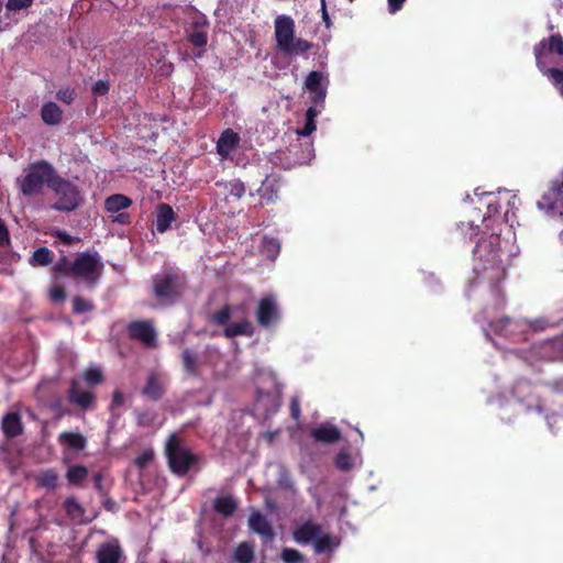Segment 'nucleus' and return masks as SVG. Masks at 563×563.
Instances as JSON below:
<instances>
[{
	"label": "nucleus",
	"instance_id": "47",
	"mask_svg": "<svg viewBox=\"0 0 563 563\" xmlns=\"http://www.w3.org/2000/svg\"><path fill=\"white\" fill-rule=\"evenodd\" d=\"M53 301H63L65 299V291L60 287H54L49 291Z\"/></svg>",
	"mask_w": 563,
	"mask_h": 563
},
{
	"label": "nucleus",
	"instance_id": "55",
	"mask_svg": "<svg viewBox=\"0 0 563 563\" xmlns=\"http://www.w3.org/2000/svg\"><path fill=\"white\" fill-rule=\"evenodd\" d=\"M467 227L470 228L471 230V233L470 235L473 236L474 234H476L475 232V229H474V220H472L471 222L467 223Z\"/></svg>",
	"mask_w": 563,
	"mask_h": 563
},
{
	"label": "nucleus",
	"instance_id": "30",
	"mask_svg": "<svg viewBox=\"0 0 563 563\" xmlns=\"http://www.w3.org/2000/svg\"><path fill=\"white\" fill-rule=\"evenodd\" d=\"M144 394L154 399L162 394V384L156 376H150L147 384L144 387Z\"/></svg>",
	"mask_w": 563,
	"mask_h": 563
},
{
	"label": "nucleus",
	"instance_id": "45",
	"mask_svg": "<svg viewBox=\"0 0 563 563\" xmlns=\"http://www.w3.org/2000/svg\"><path fill=\"white\" fill-rule=\"evenodd\" d=\"M108 90L109 84L103 80H99L92 86V92L95 96H103L108 92Z\"/></svg>",
	"mask_w": 563,
	"mask_h": 563
},
{
	"label": "nucleus",
	"instance_id": "25",
	"mask_svg": "<svg viewBox=\"0 0 563 563\" xmlns=\"http://www.w3.org/2000/svg\"><path fill=\"white\" fill-rule=\"evenodd\" d=\"M236 508V503L231 496H220L214 501V509L223 516H230Z\"/></svg>",
	"mask_w": 563,
	"mask_h": 563
},
{
	"label": "nucleus",
	"instance_id": "43",
	"mask_svg": "<svg viewBox=\"0 0 563 563\" xmlns=\"http://www.w3.org/2000/svg\"><path fill=\"white\" fill-rule=\"evenodd\" d=\"M153 459V451L145 450L136 457V464L140 467H145Z\"/></svg>",
	"mask_w": 563,
	"mask_h": 563
},
{
	"label": "nucleus",
	"instance_id": "48",
	"mask_svg": "<svg viewBox=\"0 0 563 563\" xmlns=\"http://www.w3.org/2000/svg\"><path fill=\"white\" fill-rule=\"evenodd\" d=\"M56 238L59 243L65 244V245H70L74 241L73 236H70L69 234L62 232V231L56 232Z\"/></svg>",
	"mask_w": 563,
	"mask_h": 563
},
{
	"label": "nucleus",
	"instance_id": "8",
	"mask_svg": "<svg viewBox=\"0 0 563 563\" xmlns=\"http://www.w3.org/2000/svg\"><path fill=\"white\" fill-rule=\"evenodd\" d=\"M166 455L172 471L178 475L186 474L197 462L194 455L176 434H170L166 443Z\"/></svg>",
	"mask_w": 563,
	"mask_h": 563
},
{
	"label": "nucleus",
	"instance_id": "26",
	"mask_svg": "<svg viewBox=\"0 0 563 563\" xmlns=\"http://www.w3.org/2000/svg\"><path fill=\"white\" fill-rule=\"evenodd\" d=\"M87 475L88 470L85 466L74 465L68 468L66 478L69 484L78 485L87 477Z\"/></svg>",
	"mask_w": 563,
	"mask_h": 563
},
{
	"label": "nucleus",
	"instance_id": "12",
	"mask_svg": "<svg viewBox=\"0 0 563 563\" xmlns=\"http://www.w3.org/2000/svg\"><path fill=\"white\" fill-rule=\"evenodd\" d=\"M328 80L320 71H311L305 81L306 89L310 92L311 102L316 106L322 103L327 96Z\"/></svg>",
	"mask_w": 563,
	"mask_h": 563
},
{
	"label": "nucleus",
	"instance_id": "19",
	"mask_svg": "<svg viewBox=\"0 0 563 563\" xmlns=\"http://www.w3.org/2000/svg\"><path fill=\"white\" fill-rule=\"evenodd\" d=\"M311 435L314 440L325 442V443H332L340 439V431L330 424H323L319 428H316L311 431Z\"/></svg>",
	"mask_w": 563,
	"mask_h": 563
},
{
	"label": "nucleus",
	"instance_id": "51",
	"mask_svg": "<svg viewBox=\"0 0 563 563\" xmlns=\"http://www.w3.org/2000/svg\"><path fill=\"white\" fill-rule=\"evenodd\" d=\"M319 113V109H317L316 107H310L306 112V119L314 121Z\"/></svg>",
	"mask_w": 563,
	"mask_h": 563
},
{
	"label": "nucleus",
	"instance_id": "16",
	"mask_svg": "<svg viewBox=\"0 0 563 563\" xmlns=\"http://www.w3.org/2000/svg\"><path fill=\"white\" fill-rule=\"evenodd\" d=\"M97 558L99 563H119L121 558L119 544L114 541L102 544L97 552Z\"/></svg>",
	"mask_w": 563,
	"mask_h": 563
},
{
	"label": "nucleus",
	"instance_id": "40",
	"mask_svg": "<svg viewBox=\"0 0 563 563\" xmlns=\"http://www.w3.org/2000/svg\"><path fill=\"white\" fill-rule=\"evenodd\" d=\"M189 40L195 46L200 47L207 44V35L202 31L192 32L189 36Z\"/></svg>",
	"mask_w": 563,
	"mask_h": 563
},
{
	"label": "nucleus",
	"instance_id": "11",
	"mask_svg": "<svg viewBox=\"0 0 563 563\" xmlns=\"http://www.w3.org/2000/svg\"><path fill=\"white\" fill-rule=\"evenodd\" d=\"M132 205V200L124 195H112L106 199L104 207L109 213H112V221L121 224L129 222L128 213L121 212Z\"/></svg>",
	"mask_w": 563,
	"mask_h": 563
},
{
	"label": "nucleus",
	"instance_id": "22",
	"mask_svg": "<svg viewBox=\"0 0 563 563\" xmlns=\"http://www.w3.org/2000/svg\"><path fill=\"white\" fill-rule=\"evenodd\" d=\"M69 397L73 402H76L82 408H87L92 402V395L89 391H80L78 387L77 382H73L70 390H69Z\"/></svg>",
	"mask_w": 563,
	"mask_h": 563
},
{
	"label": "nucleus",
	"instance_id": "46",
	"mask_svg": "<svg viewBox=\"0 0 563 563\" xmlns=\"http://www.w3.org/2000/svg\"><path fill=\"white\" fill-rule=\"evenodd\" d=\"M316 130V122L312 120H307L305 126L300 130H298V134L302 136L310 135Z\"/></svg>",
	"mask_w": 563,
	"mask_h": 563
},
{
	"label": "nucleus",
	"instance_id": "38",
	"mask_svg": "<svg viewBox=\"0 0 563 563\" xmlns=\"http://www.w3.org/2000/svg\"><path fill=\"white\" fill-rule=\"evenodd\" d=\"M183 361H184V366L187 372L196 371L198 360L190 351L184 352Z\"/></svg>",
	"mask_w": 563,
	"mask_h": 563
},
{
	"label": "nucleus",
	"instance_id": "42",
	"mask_svg": "<svg viewBox=\"0 0 563 563\" xmlns=\"http://www.w3.org/2000/svg\"><path fill=\"white\" fill-rule=\"evenodd\" d=\"M245 191L244 185L239 181L234 180L230 183V195L235 198H241Z\"/></svg>",
	"mask_w": 563,
	"mask_h": 563
},
{
	"label": "nucleus",
	"instance_id": "3",
	"mask_svg": "<svg viewBox=\"0 0 563 563\" xmlns=\"http://www.w3.org/2000/svg\"><path fill=\"white\" fill-rule=\"evenodd\" d=\"M295 20L286 14L277 15L274 20V36L276 47L286 55L297 56L307 53L312 44L297 37Z\"/></svg>",
	"mask_w": 563,
	"mask_h": 563
},
{
	"label": "nucleus",
	"instance_id": "50",
	"mask_svg": "<svg viewBox=\"0 0 563 563\" xmlns=\"http://www.w3.org/2000/svg\"><path fill=\"white\" fill-rule=\"evenodd\" d=\"M124 402V397L120 391H115L112 399V407L122 406Z\"/></svg>",
	"mask_w": 563,
	"mask_h": 563
},
{
	"label": "nucleus",
	"instance_id": "13",
	"mask_svg": "<svg viewBox=\"0 0 563 563\" xmlns=\"http://www.w3.org/2000/svg\"><path fill=\"white\" fill-rule=\"evenodd\" d=\"M258 323L263 327H269L278 321L279 311L276 298L272 295L264 297L256 311Z\"/></svg>",
	"mask_w": 563,
	"mask_h": 563
},
{
	"label": "nucleus",
	"instance_id": "52",
	"mask_svg": "<svg viewBox=\"0 0 563 563\" xmlns=\"http://www.w3.org/2000/svg\"><path fill=\"white\" fill-rule=\"evenodd\" d=\"M405 1L406 0H388L390 11H398Z\"/></svg>",
	"mask_w": 563,
	"mask_h": 563
},
{
	"label": "nucleus",
	"instance_id": "7",
	"mask_svg": "<svg viewBox=\"0 0 563 563\" xmlns=\"http://www.w3.org/2000/svg\"><path fill=\"white\" fill-rule=\"evenodd\" d=\"M49 189L55 196V202L52 206L55 210L69 212L75 210L82 201V197L78 188L58 175L51 183Z\"/></svg>",
	"mask_w": 563,
	"mask_h": 563
},
{
	"label": "nucleus",
	"instance_id": "39",
	"mask_svg": "<svg viewBox=\"0 0 563 563\" xmlns=\"http://www.w3.org/2000/svg\"><path fill=\"white\" fill-rule=\"evenodd\" d=\"M57 99L66 104H69L75 99V91L70 88L60 89L57 95Z\"/></svg>",
	"mask_w": 563,
	"mask_h": 563
},
{
	"label": "nucleus",
	"instance_id": "44",
	"mask_svg": "<svg viewBox=\"0 0 563 563\" xmlns=\"http://www.w3.org/2000/svg\"><path fill=\"white\" fill-rule=\"evenodd\" d=\"M218 324H224L230 319V309L228 307L222 308L213 316Z\"/></svg>",
	"mask_w": 563,
	"mask_h": 563
},
{
	"label": "nucleus",
	"instance_id": "57",
	"mask_svg": "<svg viewBox=\"0 0 563 563\" xmlns=\"http://www.w3.org/2000/svg\"><path fill=\"white\" fill-rule=\"evenodd\" d=\"M465 227H466L465 223H462L461 230L464 231Z\"/></svg>",
	"mask_w": 563,
	"mask_h": 563
},
{
	"label": "nucleus",
	"instance_id": "23",
	"mask_svg": "<svg viewBox=\"0 0 563 563\" xmlns=\"http://www.w3.org/2000/svg\"><path fill=\"white\" fill-rule=\"evenodd\" d=\"M252 331V324L247 320H242L228 325L224 330V334L228 338H234L238 335H251Z\"/></svg>",
	"mask_w": 563,
	"mask_h": 563
},
{
	"label": "nucleus",
	"instance_id": "14",
	"mask_svg": "<svg viewBox=\"0 0 563 563\" xmlns=\"http://www.w3.org/2000/svg\"><path fill=\"white\" fill-rule=\"evenodd\" d=\"M130 335L151 346L155 341V331L150 322L137 321L129 325Z\"/></svg>",
	"mask_w": 563,
	"mask_h": 563
},
{
	"label": "nucleus",
	"instance_id": "58",
	"mask_svg": "<svg viewBox=\"0 0 563 563\" xmlns=\"http://www.w3.org/2000/svg\"><path fill=\"white\" fill-rule=\"evenodd\" d=\"M353 0H350V2H352Z\"/></svg>",
	"mask_w": 563,
	"mask_h": 563
},
{
	"label": "nucleus",
	"instance_id": "54",
	"mask_svg": "<svg viewBox=\"0 0 563 563\" xmlns=\"http://www.w3.org/2000/svg\"><path fill=\"white\" fill-rule=\"evenodd\" d=\"M321 10H322L323 21L328 24L329 23V16H328V12H327L325 1L321 2Z\"/></svg>",
	"mask_w": 563,
	"mask_h": 563
},
{
	"label": "nucleus",
	"instance_id": "2",
	"mask_svg": "<svg viewBox=\"0 0 563 563\" xmlns=\"http://www.w3.org/2000/svg\"><path fill=\"white\" fill-rule=\"evenodd\" d=\"M292 538L299 544H311L317 553L334 551L340 540L318 522L307 519L295 525Z\"/></svg>",
	"mask_w": 563,
	"mask_h": 563
},
{
	"label": "nucleus",
	"instance_id": "6",
	"mask_svg": "<svg viewBox=\"0 0 563 563\" xmlns=\"http://www.w3.org/2000/svg\"><path fill=\"white\" fill-rule=\"evenodd\" d=\"M536 60L542 73L556 68L563 64V40L560 35H552L549 40L540 42L534 48Z\"/></svg>",
	"mask_w": 563,
	"mask_h": 563
},
{
	"label": "nucleus",
	"instance_id": "28",
	"mask_svg": "<svg viewBox=\"0 0 563 563\" xmlns=\"http://www.w3.org/2000/svg\"><path fill=\"white\" fill-rule=\"evenodd\" d=\"M234 558L239 563H251L254 558V549L249 543H241L235 552Z\"/></svg>",
	"mask_w": 563,
	"mask_h": 563
},
{
	"label": "nucleus",
	"instance_id": "1",
	"mask_svg": "<svg viewBox=\"0 0 563 563\" xmlns=\"http://www.w3.org/2000/svg\"><path fill=\"white\" fill-rule=\"evenodd\" d=\"M471 201L477 206L476 209H478V211H481V207L486 208L482 223L487 231H492L488 240H481L476 244L474 255L478 260L495 266L501 260V250L495 247L500 242L499 233L495 232V230L503 223H510L509 229L512 228L511 217L514 216V211L518 209L519 199L508 190L479 192L478 189H476Z\"/></svg>",
	"mask_w": 563,
	"mask_h": 563
},
{
	"label": "nucleus",
	"instance_id": "20",
	"mask_svg": "<svg viewBox=\"0 0 563 563\" xmlns=\"http://www.w3.org/2000/svg\"><path fill=\"white\" fill-rule=\"evenodd\" d=\"M42 120L48 125H56L62 121L63 111L54 102H47L41 110Z\"/></svg>",
	"mask_w": 563,
	"mask_h": 563
},
{
	"label": "nucleus",
	"instance_id": "29",
	"mask_svg": "<svg viewBox=\"0 0 563 563\" xmlns=\"http://www.w3.org/2000/svg\"><path fill=\"white\" fill-rule=\"evenodd\" d=\"M67 515L71 520L81 522L84 518V509L75 499H67L64 504Z\"/></svg>",
	"mask_w": 563,
	"mask_h": 563
},
{
	"label": "nucleus",
	"instance_id": "33",
	"mask_svg": "<svg viewBox=\"0 0 563 563\" xmlns=\"http://www.w3.org/2000/svg\"><path fill=\"white\" fill-rule=\"evenodd\" d=\"M515 325V322L508 318L503 319L496 323H492L490 328L500 334L504 335H511L514 333L512 327Z\"/></svg>",
	"mask_w": 563,
	"mask_h": 563
},
{
	"label": "nucleus",
	"instance_id": "15",
	"mask_svg": "<svg viewBox=\"0 0 563 563\" xmlns=\"http://www.w3.org/2000/svg\"><path fill=\"white\" fill-rule=\"evenodd\" d=\"M250 529L261 534L266 540H272L274 537L273 528L269 521L258 511H253L249 518Z\"/></svg>",
	"mask_w": 563,
	"mask_h": 563
},
{
	"label": "nucleus",
	"instance_id": "27",
	"mask_svg": "<svg viewBox=\"0 0 563 563\" xmlns=\"http://www.w3.org/2000/svg\"><path fill=\"white\" fill-rule=\"evenodd\" d=\"M357 464V456L351 455L345 451L338 454L335 459V465L341 471H350Z\"/></svg>",
	"mask_w": 563,
	"mask_h": 563
},
{
	"label": "nucleus",
	"instance_id": "21",
	"mask_svg": "<svg viewBox=\"0 0 563 563\" xmlns=\"http://www.w3.org/2000/svg\"><path fill=\"white\" fill-rule=\"evenodd\" d=\"M2 429L7 437L13 438L22 432V423L20 417L14 413H8L2 421Z\"/></svg>",
	"mask_w": 563,
	"mask_h": 563
},
{
	"label": "nucleus",
	"instance_id": "37",
	"mask_svg": "<svg viewBox=\"0 0 563 563\" xmlns=\"http://www.w3.org/2000/svg\"><path fill=\"white\" fill-rule=\"evenodd\" d=\"M33 3V0H8L5 7L9 11H20L27 9Z\"/></svg>",
	"mask_w": 563,
	"mask_h": 563
},
{
	"label": "nucleus",
	"instance_id": "9",
	"mask_svg": "<svg viewBox=\"0 0 563 563\" xmlns=\"http://www.w3.org/2000/svg\"><path fill=\"white\" fill-rule=\"evenodd\" d=\"M183 287V278L174 273H164L154 280L155 296L161 301H173L179 296Z\"/></svg>",
	"mask_w": 563,
	"mask_h": 563
},
{
	"label": "nucleus",
	"instance_id": "32",
	"mask_svg": "<svg viewBox=\"0 0 563 563\" xmlns=\"http://www.w3.org/2000/svg\"><path fill=\"white\" fill-rule=\"evenodd\" d=\"M51 251L47 247H40L33 253L31 257V264L46 265L51 262Z\"/></svg>",
	"mask_w": 563,
	"mask_h": 563
},
{
	"label": "nucleus",
	"instance_id": "49",
	"mask_svg": "<svg viewBox=\"0 0 563 563\" xmlns=\"http://www.w3.org/2000/svg\"><path fill=\"white\" fill-rule=\"evenodd\" d=\"M290 412L294 419H298L300 416V406L298 399L295 397L291 399Z\"/></svg>",
	"mask_w": 563,
	"mask_h": 563
},
{
	"label": "nucleus",
	"instance_id": "31",
	"mask_svg": "<svg viewBox=\"0 0 563 563\" xmlns=\"http://www.w3.org/2000/svg\"><path fill=\"white\" fill-rule=\"evenodd\" d=\"M544 76H547L553 86L559 90L560 95L563 97V69H549L548 71L543 73Z\"/></svg>",
	"mask_w": 563,
	"mask_h": 563
},
{
	"label": "nucleus",
	"instance_id": "4",
	"mask_svg": "<svg viewBox=\"0 0 563 563\" xmlns=\"http://www.w3.org/2000/svg\"><path fill=\"white\" fill-rule=\"evenodd\" d=\"M101 269L102 263L100 257L97 254L89 253L79 254L73 263L62 258L55 267L56 273L69 275L89 285L95 284L99 279Z\"/></svg>",
	"mask_w": 563,
	"mask_h": 563
},
{
	"label": "nucleus",
	"instance_id": "10",
	"mask_svg": "<svg viewBox=\"0 0 563 563\" xmlns=\"http://www.w3.org/2000/svg\"><path fill=\"white\" fill-rule=\"evenodd\" d=\"M240 142L241 137L236 132L231 129L224 130L217 142V152L221 159L233 161Z\"/></svg>",
	"mask_w": 563,
	"mask_h": 563
},
{
	"label": "nucleus",
	"instance_id": "35",
	"mask_svg": "<svg viewBox=\"0 0 563 563\" xmlns=\"http://www.w3.org/2000/svg\"><path fill=\"white\" fill-rule=\"evenodd\" d=\"M57 473L52 470H48L40 474L38 484L47 488H53L57 483Z\"/></svg>",
	"mask_w": 563,
	"mask_h": 563
},
{
	"label": "nucleus",
	"instance_id": "34",
	"mask_svg": "<svg viewBox=\"0 0 563 563\" xmlns=\"http://www.w3.org/2000/svg\"><path fill=\"white\" fill-rule=\"evenodd\" d=\"M280 556L285 563H302L303 562L302 554L298 550H295L291 548H285L282 551Z\"/></svg>",
	"mask_w": 563,
	"mask_h": 563
},
{
	"label": "nucleus",
	"instance_id": "17",
	"mask_svg": "<svg viewBox=\"0 0 563 563\" xmlns=\"http://www.w3.org/2000/svg\"><path fill=\"white\" fill-rule=\"evenodd\" d=\"M59 443L68 451L79 452L86 446V439L80 433L63 432L58 437Z\"/></svg>",
	"mask_w": 563,
	"mask_h": 563
},
{
	"label": "nucleus",
	"instance_id": "41",
	"mask_svg": "<svg viewBox=\"0 0 563 563\" xmlns=\"http://www.w3.org/2000/svg\"><path fill=\"white\" fill-rule=\"evenodd\" d=\"M74 310L76 312H86L91 309V305L80 297H76L73 301Z\"/></svg>",
	"mask_w": 563,
	"mask_h": 563
},
{
	"label": "nucleus",
	"instance_id": "56",
	"mask_svg": "<svg viewBox=\"0 0 563 563\" xmlns=\"http://www.w3.org/2000/svg\"><path fill=\"white\" fill-rule=\"evenodd\" d=\"M560 240H561V242L563 243V231H562V232H561V234H560Z\"/></svg>",
	"mask_w": 563,
	"mask_h": 563
},
{
	"label": "nucleus",
	"instance_id": "18",
	"mask_svg": "<svg viewBox=\"0 0 563 563\" xmlns=\"http://www.w3.org/2000/svg\"><path fill=\"white\" fill-rule=\"evenodd\" d=\"M175 220V213L170 206L161 203L156 209V229L158 232L163 233L167 231Z\"/></svg>",
	"mask_w": 563,
	"mask_h": 563
},
{
	"label": "nucleus",
	"instance_id": "5",
	"mask_svg": "<svg viewBox=\"0 0 563 563\" xmlns=\"http://www.w3.org/2000/svg\"><path fill=\"white\" fill-rule=\"evenodd\" d=\"M56 176V170L45 161L31 164L25 169V176L19 180L21 192L24 196L37 195L44 184L49 188Z\"/></svg>",
	"mask_w": 563,
	"mask_h": 563
},
{
	"label": "nucleus",
	"instance_id": "53",
	"mask_svg": "<svg viewBox=\"0 0 563 563\" xmlns=\"http://www.w3.org/2000/svg\"><path fill=\"white\" fill-rule=\"evenodd\" d=\"M273 187H274L273 181H271L269 179H266V180L263 183V185H262V187H261V189H260L262 197H265L266 191H267L268 189L273 188Z\"/></svg>",
	"mask_w": 563,
	"mask_h": 563
},
{
	"label": "nucleus",
	"instance_id": "36",
	"mask_svg": "<svg viewBox=\"0 0 563 563\" xmlns=\"http://www.w3.org/2000/svg\"><path fill=\"white\" fill-rule=\"evenodd\" d=\"M102 377V373L98 367H89L84 374L86 383L89 384L90 386H95L101 383Z\"/></svg>",
	"mask_w": 563,
	"mask_h": 563
},
{
	"label": "nucleus",
	"instance_id": "24",
	"mask_svg": "<svg viewBox=\"0 0 563 563\" xmlns=\"http://www.w3.org/2000/svg\"><path fill=\"white\" fill-rule=\"evenodd\" d=\"M280 251V243L274 238L265 236L261 245V252L269 260H275Z\"/></svg>",
	"mask_w": 563,
	"mask_h": 563
}]
</instances>
